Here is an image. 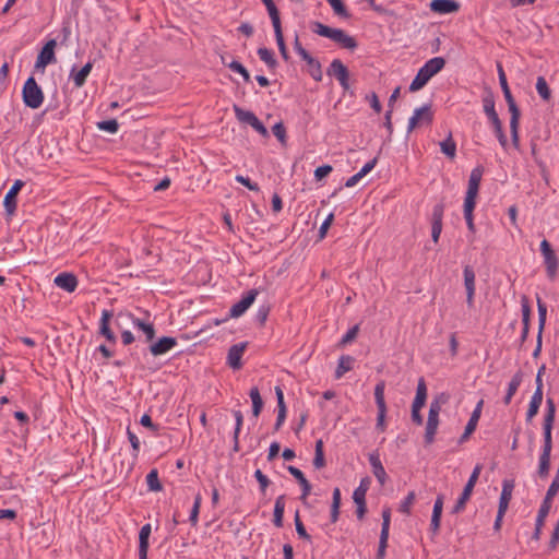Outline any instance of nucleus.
I'll list each match as a JSON object with an SVG mask.
<instances>
[{
    "label": "nucleus",
    "instance_id": "53",
    "mask_svg": "<svg viewBox=\"0 0 559 559\" xmlns=\"http://www.w3.org/2000/svg\"><path fill=\"white\" fill-rule=\"evenodd\" d=\"M201 502H202V497L200 493H198L194 498L193 507L191 509L190 518H189V521L192 526H195L198 524Z\"/></svg>",
    "mask_w": 559,
    "mask_h": 559
},
{
    "label": "nucleus",
    "instance_id": "18",
    "mask_svg": "<svg viewBox=\"0 0 559 559\" xmlns=\"http://www.w3.org/2000/svg\"><path fill=\"white\" fill-rule=\"evenodd\" d=\"M460 3L455 0H432L429 8L438 14L455 13L460 10Z\"/></svg>",
    "mask_w": 559,
    "mask_h": 559
},
{
    "label": "nucleus",
    "instance_id": "30",
    "mask_svg": "<svg viewBox=\"0 0 559 559\" xmlns=\"http://www.w3.org/2000/svg\"><path fill=\"white\" fill-rule=\"evenodd\" d=\"M341 501H342L341 490L338 487H335L333 489V493H332V504H331V513H330V521L333 524L338 521Z\"/></svg>",
    "mask_w": 559,
    "mask_h": 559
},
{
    "label": "nucleus",
    "instance_id": "26",
    "mask_svg": "<svg viewBox=\"0 0 559 559\" xmlns=\"http://www.w3.org/2000/svg\"><path fill=\"white\" fill-rule=\"evenodd\" d=\"M92 69L93 63L91 61L84 64L78 72H75V67L72 68L71 76L73 79L75 87H82L85 84L86 79L91 73Z\"/></svg>",
    "mask_w": 559,
    "mask_h": 559
},
{
    "label": "nucleus",
    "instance_id": "27",
    "mask_svg": "<svg viewBox=\"0 0 559 559\" xmlns=\"http://www.w3.org/2000/svg\"><path fill=\"white\" fill-rule=\"evenodd\" d=\"M273 28H274L275 39H276V43L278 46L280 53L285 61H288L289 53H288V50H287V47L285 44V39H284L283 31H282V23L278 22L277 24L276 23L273 24Z\"/></svg>",
    "mask_w": 559,
    "mask_h": 559
},
{
    "label": "nucleus",
    "instance_id": "17",
    "mask_svg": "<svg viewBox=\"0 0 559 559\" xmlns=\"http://www.w3.org/2000/svg\"><path fill=\"white\" fill-rule=\"evenodd\" d=\"M464 286L466 289V304L472 307L475 295V272L471 265H465L463 270Z\"/></svg>",
    "mask_w": 559,
    "mask_h": 559
},
{
    "label": "nucleus",
    "instance_id": "49",
    "mask_svg": "<svg viewBox=\"0 0 559 559\" xmlns=\"http://www.w3.org/2000/svg\"><path fill=\"white\" fill-rule=\"evenodd\" d=\"M329 4L332 7L333 12L344 19H348L350 16L349 12L346 9V5L342 0H326Z\"/></svg>",
    "mask_w": 559,
    "mask_h": 559
},
{
    "label": "nucleus",
    "instance_id": "22",
    "mask_svg": "<svg viewBox=\"0 0 559 559\" xmlns=\"http://www.w3.org/2000/svg\"><path fill=\"white\" fill-rule=\"evenodd\" d=\"M112 318V312L109 310H103L100 323H99V334L106 337V340L110 343H116L117 337L115 333L111 331L109 326L110 319Z\"/></svg>",
    "mask_w": 559,
    "mask_h": 559
},
{
    "label": "nucleus",
    "instance_id": "10",
    "mask_svg": "<svg viewBox=\"0 0 559 559\" xmlns=\"http://www.w3.org/2000/svg\"><path fill=\"white\" fill-rule=\"evenodd\" d=\"M259 292L257 289H250L242 295L241 299L230 308L229 317L239 318L242 316L254 302Z\"/></svg>",
    "mask_w": 559,
    "mask_h": 559
},
{
    "label": "nucleus",
    "instance_id": "9",
    "mask_svg": "<svg viewBox=\"0 0 559 559\" xmlns=\"http://www.w3.org/2000/svg\"><path fill=\"white\" fill-rule=\"evenodd\" d=\"M57 46L56 39H49L40 49L36 62L35 69L44 70L48 64L56 62L55 48Z\"/></svg>",
    "mask_w": 559,
    "mask_h": 559
},
{
    "label": "nucleus",
    "instance_id": "29",
    "mask_svg": "<svg viewBox=\"0 0 559 559\" xmlns=\"http://www.w3.org/2000/svg\"><path fill=\"white\" fill-rule=\"evenodd\" d=\"M550 451H542L539 455V463H538V469L537 475L539 478L545 479L549 475L550 469Z\"/></svg>",
    "mask_w": 559,
    "mask_h": 559
},
{
    "label": "nucleus",
    "instance_id": "43",
    "mask_svg": "<svg viewBox=\"0 0 559 559\" xmlns=\"http://www.w3.org/2000/svg\"><path fill=\"white\" fill-rule=\"evenodd\" d=\"M521 308H522V323L523 329H528L531 326V305L527 296L523 295L521 297Z\"/></svg>",
    "mask_w": 559,
    "mask_h": 559
},
{
    "label": "nucleus",
    "instance_id": "20",
    "mask_svg": "<svg viewBox=\"0 0 559 559\" xmlns=\"http://www.w3.org/2000/svg\"><path fill=\"white\" fill-rule=\"evenodd\" d=\"M514 489V480L513 479H504L502 483V490L499 499L498 511L507 512L510 500L512 498V492Z\"/></svg>",
    "mask_w": 559,
    "mask_h": 559
},
{
    "label": "nucleus",
    "instance_id": "55",
    "mask_svg": "<svg viewBox=\"0 0 559 559\" xmlns=\"http://www.w3.org/2000/svg\"><path fill=\"white\" fill-rule=\"evenodd\" d=\"M522 380H523V372L521 370H519L518 372H515L513 374L511 381L509 382L507 393H509V395H514L516 393L519 386L521 385Z\"/></svg>",
    "mask_w": 559,
    "mask_h": 559
},
{
    "label": "nucleus",
    "instance_id": "40",
    "mask_svg": "<svg viewBox=\"0 0 559 559\" xmlns=\"http://www.w3.org/2000/svg\"><path fill=\"white\" fill-rule=\"evenodd\" d=\"M520 117L521 112L519 114H511L510 118V132H511V140L514 147H519L520 138H519V123H520Z\"/></svg>",
    "mask_w": 559,
    "mask_h": 559
},
{
    "label": "nucleus",
    "instance_id": "2",
    "mask_svg": "<svg viewBox=\"0 0 559 559\" xmlns=\"http://www.w3.org/2000/svg\"><path fill=\"white\" fill-rule=\"evenodd\" d=\"M22 98L26 107L37 109L43 105L44 92L34 76H29L22 88Z\"/></svg>",
    "mask_w": 559,
    "mask_h": 559
},
{
    "label": "nucleus",
    "instance_id": "63",
    "mask_svg": "<svg viewBox=\"0 0 559 559\" xmlns=\"http://www.w3.org/2000/svg\"><path fill=\"white\" fill-rule=\"evenodd\" d=\"M128 439L131 443L132 450H133V457L136 459L140 451V441L136 435L131 431L129 428L127 429Z\"/></svg>",
    "mask_w": 559,
    "mask_h": 559
},
{
    "label": "nucleus",
    "instance_id": "42",
    "mask_svg": "<svg viewBox=\"0 0 559 559\" xmlns=\"http://www.w3.org/2000/svg\"><path fill=\"white\" fill-rule=\"evenodd\" d=\"M449 400V395L445 393H441L439 396H437L429 406V413L428 416L438 417L441 412V405L445 404Z\"/></svg>",
    "mask_w": 559,
    "mask_h": 559
},
{
    "label": "nucleus",
    "instance_id": "24",
    "mask_svg": "<svg viewBox=\"0 0 559 559\" xmlns=\"http://www.w3.org/2000/svg\"><path fill=\"white\" fill-rule=\"evenodd\" d=\"M301 59L310 67L309 74L316 82L322 81V67L319 60L313 58L309 52L304 55Z\"/></svg>",
    "mask_w": 559,
    "mask_h": 559
},
{
    "label": "nucleus",
    "instance_id": "14",
    "mask_svg": "<svg viewBox=\"0 0 559 559\" xmlns=\"http://www.w3.org/2000/svg\"><path fill=\"white\" fill-rule=\"evenodd\" d=\"M483 107H484V112L486 114L488 120L491 122V124L493 127V131L502 128V122L495 109V98H493L492 93H488L483 98Z\"/></svg>",
    "mask_w": 559,
    "mask_h": 559
},
{
    "label": "nucleus",
    "instance_id": "48",
    "mask_svg": "<svg viewBox=\"0 0 559 559\" xmlns=\"http://www.w3.org/2000/svg\"><path fill=\"white\" fill-rule=\"evenodd\" d=\"M146 483L151 491H160L163 489L158 478L157 469L150 471V473L146 475Z\"/></svg>",
    "mask_w": 559,
    "mask_h": 559
},
{
    "label": "nucleus",
    "instance_id": "46",
    "mask_svg": "<svg viewBox=\"0 0 559 559\" xmlns=\"http://www.w3.org/2000/svg\"><path fill=\"white\" fill-rule=\"evenodd\" d=\"M476 203L464 202V218L467 225V228L471 233H475V224H474V215L473 212L475 210Z\"/></svg>",
    "mask_w": 559,
    "mask_h": 559
},
{
    "label": "nucleus",
    "instance_id": "44",
    "mask_svg": "<svg viewBox=\"0 0 559 559\" xmlns=\"http://www.w3.org/2000/svg\"><path fill=\"white\" fill-rule=\"evenodd\" d=\"M370 478L365 477L360 480L359 486L353 492L354 501H366V493L369 489Z\"/></svg>",
    "mask_w": 559,
    "mask_h": 559
},
{
    "label": "nucleus",
    "instance_id": "64",
    "mask_svg": "<svg viewBox=\"0 0 559 559\" xmlns=\"http://www.w3.org/2000/svg\"><path fill=\"white\" fill-rule=\"evenodd\" d=\"M333 170L331 165H322L316 168L314 170V178L317 181L322 180L325 178L331 171Z\"/></svg>",
    "mask_w": 559,
    "mask_h": 559
},
{
    "label": "nucleus",
    "instance_id": "3",
    "mask_svg": "<svg viewBox=\"0 0 559 559\" xmlns=\"http://www.w3.org/2000/svg\"><path fill=\"white\" fill-rule=\"evenodd\" d=\"M481 468L483 466L480 464H477L467 483L465 484L464 488H463V491L461 493V496L459 497L456 503L453 506L452 508V513L453 514H459L461 513L462 511H464L465 507H466V503L467 501L469 500L472 493H473V490H474V487L478 480V477L480 475V472H481Z\"/></svg>",
    "mask_w": 559,
    "mask_h": 559
},
{
    "label": "nucleus",
    "instance_id": "37",
    "mask_svg": "<svg viewBox=\"0 0 559 559\" xmlns=\"http://www.w3.org/2000/svg\"><path fill=\"white\" fill-rule=\"evenodd\" d=\"M258 56L259 58L271 69L274 70L277 67V60L274 57V52L266 48V47H260L258 49Z\"/></svg>",
    "mask_w": 559,
    "mask_h": 559
},
{
    "label": "nucleus",
    "instance_id": "45",
    "mask_svg": "<svg viewBox=\"0 0 559 559\" xmlns=\"http://www.w3.org/2000/svg\"><path fill=\"white\" fill-rule=\"evenodd\" d=\"M483 405H484V400H480L477 403L476 407L474 408V411L469 417V420L467 421V425L465 426L466 429H468L473 432L476 430L477 424H478L480 415H481Z\"/></svg>",
    "mask_w": 559,
    "mask_h": 559
},
{
    "label": "nucleus",
    "instance_id": "23",
    "mask_svg": "<svg viewBox=\"0 0 559 559\" xmlns=\"http://www.w3.org/2000/svg\"><path fill=\"white\" fill-rule=\"evenodd\" d=\"M152 528L151 524H145L141 527L139 533V559H147V551L150 547L148 538Z\"/></svg>",
    "mask_w": 559,
    "mask_h": 559
},
{
    "label": "nucleus",
    "instance_id": "11",
    "mask_svg": "<svg viewBox=\"0 0 559 559\" xmlns=\"http://www.w3.org/2000/svg\"><path fill=\"white\" fill-rule=\"evenodd\" d=\"M445 205L443 202L437 203L431 213V238L435 243L439 241L442 233V219L444 214Z\"/></svg>",
    "mask_w": 559,
    "mask_h": 559
},
{
    "label": "nucleus",
    "instance_id": "62",
    "mask_svg": "<svg viewBox=\"0 0 559 559\" xmlns=\"http://www.w3.org/2000/svg\"><path fill=\"white\" fill-rule=\"evenodd\" d=\"M390 522H391V510L389 508H385L382 511V527L381 533L389 536L390 532Z\"/></svg>",
    "mask_w": 559,
    "mask_h": 559
},
{
    "label": "nucleus",
    "instance_id": "51",
    "mask_svg": "<svg viewBox=\"0 0 559 559\" xmlns=\"http://www.w3.org/2000/svg\"><path fill=\"white\" fill-rule=\"evenodd\" d=\"M429 82V79L420 71L418 70L416 76L412 81L409 85L411 92H416L423 88L427 83Z\"/></svg>",
    "mask_w": 559,
    "mask_h": 559
},
{
    "label": "nucleus",
    "instance_id": "1",
    "mask_svg": "<svg viewBox=\"0 0 559 559\" xmlns=\"http://www.w3.org/2000/svg\"><path fill=\"white\" fill-rule=\"evenodd\" d=\"M311 29L319 36L330 38L340 44L343 48L354 50L358 46L356 39L341 28H332L321 22H312Z\"/></svg>",
    "mask_w": 559,
    "mask_h": 559
},
{
    "label": "nucleus",
    "instance_id": "35",
    "mask_svg": "<svg viewBox=\"0 0 559 559\" xmlns=\"http://www.w3.org/2000/svg\"><path fill=\"white\" fill-rule=\"evenodd\" d=\"M233 109H234L236 118L240 122L248 123L249 126H252L255 122V120L258 119V117L254 115V112H252L250 110H245L241 107H239L238 105H234Z\"/></svg>",
    "mask_w": 559,
    "mask_h": 559
},
{
    "label": "nucleus",
    "instance_id": "39",
    "mask_svg": "<svg viewBox=\"0 0 559 559\" xmlns=\"http://www.w3.org/2000/svg\"><path fill=\"white\" fill-rule=\"evenodd\" d=\"M385 382L380 380L374 386V400L378 411H386V404L384 399Z\"/></svg>",
    "mask_w": 559,
    "mask_h": 559
},
{
    "label": "nucleus",
    "instance_id": "21",
    "mask_svg": "<svg viewBox=\"0 0 559 559\" xmlns=\"http://www.w3.org/2000/svg\"><path fill=\"white\" fill-rule=\"evenodd\" d=\"M445 66L443 57H435L429 59L419 70L430 80L439 73Z\"/></svg>",
    "mask_w": 559,
    "mask_h": 559
},
{
    "label": "nucleus",
    "instance_id": "19",
    "mask_svg": "<svg viewBox=\"0 0 559 559\" xmlns=\"http://www.w3.org/2000/svg\"><path fill=\"white\" fill-rule=\"evenodd\" d=\"M53 283L68 293H73L78 287V278L73 273L63 272L58 274Z\"/></svg>",
    "mask_w": 559,
    "mask_h": 559
},
{
    "label": "nucleus",
    "instance_id": "59",
    "mask_svg": "<svg viewBox=\"0 0 559 559\" xmlns=\"http://www.w3.org/2000/svg\"><path fill=\"white\" fill-rule=\"evenodd\" d=\"M254 477H255L257 481L259 483L260 491H261L262 493H265L266 488H267V487H269V485L271 484L270 479L267 478V476H266V475H264V474L262 473V471H261V469H257V471L254 472Z\"/></svg>",
    "mask_w": 559,
    "mask_h": 559
},
{
    "label": "nucleus",
    "instance_id": "7",
    "mask_svg": "<svg viewBox=\"0 0 559 559\" xmlns=\"http://www.w3.org/2000/svg\"><path fill=\"white\" fill-rule=\"evenodd\" d=\"M540 252L544 257L547 275L550 280H554L557 275L559 261L551 245L546 239L540 242Z\"/></svg>",
    "mask_w": 559,
    "mask_h": 559
},
{
    "label": "nucleus",
    "instance_id": "6",
    "mask_svg": "<svg viewBox=\"0 0 559 559\" xmlns=\"http://www.w3.org/2000/svg\"><path fill=\"white\" fill-rule=\"evenodd\" d=\"M433 121V111L431 106L426 104L419 108H416L414 115L408 120L407 132L411 133L417 127L423 124H431Z\"/></svg>",
    "mask_w": 559,
    "mask_h": 559
},
{
    "label": "nucleus",
    "instance_id": "52",
    "mask_svg": "<svg viewBox=\"0 0 559 559\" xmlns=\"http://www.w3.org/2000/svg\"><path fill=\"white\" fill-rule=\"evenodd\" d=\"M261 1L266 7V10L269 12L270 19L272 21V25L275 24V23L277 24L278 22H281L280 11L276 8L274 1L273 0H261Z\"/></svg>",
    "mask_w": 559,
    "mask_h": 559
},
{
    "label": "nucleus",
    "instance_id": "38",
    "mask_svg": "<svg viewBox=\"0 0 559 559\" xmlns=\"http://www.w3.org/2000/svg\"><path fill=\"white\" fill-rule=\"evenodd\" d=\"M440 150L441 152L448 156L449 158L453 159L456 156V143L452 138V133L450 132L448 138L440 142Z\"/></svg>",
    "mask_w": 559,
    "mask_h": 559
},
{
    "label": "nucleus",
    "instance_id": "4",
    "mask_svg": "<svg viewBox=\"0 0 559 559\" xmlns=\"http://www.w3.org/2000/svg\"><path fill=\"white\" fill-rule=\"evenodd\" d=\"M547 409L544 416L543 430H544V445L542 451L552 450L551 430L556 416V404L552 399L548 397L546 401Z\"/></svg>",
    "mask_w": 559,
    "mask_h": 559
},
{
    "label": "nucleus",
    "instance_id": "12",
    "mask_svg": "<svg viewBox=\"0 0 559 559\" xmlns=\"http://www.w3.org/2000/svg\"><path fill=\"white\" fill-rule=\"evenodd\" d=\"M497 69H498L499 83H500L501 90L503 92L506 102L508 104L510 114L521 112L515 100H514V97L512 96V93L508 85L507 76H506V73H504V70H503L501 63L497 64Z\"/></svg>",
    "mask_w": 559,
    "mask_h": 559
},
{
    "label": "nucleus",
    "instance_id": "56",
    "mask_svg": "<svg viewBox=\"0 0 559 559\" xmlns=\"http://www.w3.org/2000/svg\"><path fill=\"white\" fill-rule=\"evenodd\" d=\"M97 128L102 131L116 133L119 129V123L116 119L103 120L97 122Z\"/></svg>",
    "mask_w": 559,
    "mask_h": 559
},
{
    "label": "nucleus",
    "instance_id": "25",
    "mask_svg": "<svg viewBox=\"0 0 559 559\" xmlns=\"http://www.w3.org/2000/svg\"><path fill=\"white\" fill-rule=\"evenodd\" d=\"M285 503H286L285 495L278 496L274 503L273 524L278 528L283 527Z\"/></svg>",
    "mask_w": 559,
    "mask_h": 559
},
{
    "label": "nucleus",
    "instance_id": "61",
    "mask_svg": "<svg viewBox=\"0 0 559 559\" xmlns=\"http://www.w3.org/2000/svg\"><path fill=\"white\" fill-rule=\"evenodd\" d=\"M388 540H389L388 535L380 534L379 546H378V550H377V555H376L377 559H384L385 551L388 548Z\"/></svg>",
    "mask_w": 559,
    "mask_h": 559
},
{
    "label": "nucleus",
    "instance_id": "8",
    "mask_svg": "<svg viewBox=\"0 0 559 559\" xmlns=\"http://www.w3.org/2000/svg\"><path fill=\"white\" fill-rule=\"evenodd\" d=\"M483 174H484L483 166H477L472 169L469 179H468V186H467V191H466L464 202L476 203V198L478 195L479 185H480V181L483 178Z\"/></svg>",
    "mask_w": 559,
    "mask_h": 559
},
{
    "label": "nucleus",
    "instance_id": "47",
    "mask_svg": "<svg viewBox=\"0 0 559 559\" xmlns=\"http://www.w3.org/2000/svg\"><path fill=\"white\" fill-rule=\"evenodd\" d=\"M536 90H537L538 95L544 100H549L550 99L551 91H550V88L548 86V83H547V81H546V79L544 76H538L537 78Z\"/></svg>",
    "mask_w": 559,
    "mask_h": 559
},
{
    "label": "nucleus",
    "instance_id": "34",
    "mask_svg": "<svg viewBox=\"0 0 559 559\" xmlns=\"http://www.w3.org/2000/svg\"><path fill=\"white\" fill-rule=\"evenodd\" d=\"M249 396L252 401V415L254 417H259V415L261 414V412L263 409V400L261 397L258 386L251 388V390L249 392Z\"/></svg>",
    "mask_w": 559,
    "mask_h": 559
},
{
    "label": "nucleus",
    "instance_id": "13",
    "mask_svg": "<svg viewBox=\"0 0 559 559\" xmlns=\"http://www.w3.org/2000/svg\"><path fill=\"white\" fill-rule=\"evenodd\" d=\"M24 181L17 179L14 181L10 190L7 192L4 200H3V206L5 209V212L9 216L13 215L16 211V199L20 190L24 187Z\"/></svg>",
    "mask_w": 559,
    "mask_h": 559
},
{
    "label": "nucleus",
    "instance_id": "60",
    "mask_svg": "<svg viewBox=\"0 0 559 559\" xmlns=\"http://www.w3.org/2000/svg\"><path fill=\"white\" fill-rule=\"evenodd\" d=\"M272 132L282 144L286 143V129L283 122L275 123L272 128Z\"/></svg>",
    "mask_w": 559,
    "mask_h": 559
},
{
    "label": "nucleus",
    "instance_id": "32",
    "mask_svg": "<svg viewBox=\"0 0 559 559\" xmlns=\"http://www.w3.org/2000/svg\"><path fill=\"white\" fill-rule=\"evenodd\" d=\"M355 362V358L349 355H343L338 359V364L335 370V378L340 379L344 376L345 372L353 369V365Z\"/></svg>",
    "mask_w": 559,
    "mask_h": 559
},
{
    "label": "nucleus",
    "instance_id": "33",
    "mask_svg": "<svg viewBox=\"0 0 559 559\" xmlns=\"http://www.w3.org/2000/svg\"><path fill=\"white\" fill-rule=\"evenodd\" d=\"M427 400V385L424 378H419L416 389V395L412 406L424 407Z\"/></svg>",
    "mask_w": 559,
    "mask_h": 559
},
{
    "label": "nucleus",
    "instance_id": "31",
    "mask_svg": "<svg viewBox=\"0 0 559 559\" xmlns=\"http://www.w3.org/2000/svg\"><path fill=\"white\" fill-rule=\"evenodd\" d=\"M222 63L224 66L228 67L231 71L240 74L245 82H247V83L251 82V75H250L249 71L239 61L233 60L231 62H226L225 57L222 56Z\"/></svg>",
    "mask_w": 559,
    "mask_h": 559
},
{
    "label": "nucleus",
    "instance_id": "54",
    "mask_svg": "<svg viewBox=\"0 0 559 559\" xmlns=\"http://www.w3.org/2000/svg\"><path fill=\"white\" fill-rule=\"evenodd\" d=\"M294 521H295V527H296V532H297L298 536L305 540L310 542L311 536L308 534L302 521L300 520L299 511H296Z\"/></svg>",
    "mask_w": 559,
    "mask_h": 559
},
{
    "label": "nucleus",
    "instance_id": "16",
    "mask_svg": "<svg viewBox=\"0 0 559 559\" xmlns=\"http://www.w3.org/2000/svg\"><path fill=\"white\" fill-rule=\"evenodd\" d=\"M247 348V342L238 343L228 349L227 364L234 370H238L242 367L241 357Z\"/></svg>",
    "mask_w": 559,
    "mask_h": 559
},
{
    "label": "nucleus",
    "instance_id": "50",
    "mask_svg": "<svg viewBox=\"0 0 559 559\" xmlns=\"http://www.w3.org/2000/svg\"><path fill=\"white\" fill-rule=\"evenodd\" d=\"M551 507H552L551 501H548L545 499L543 500V502L539 507L537 516H536V522H538L539 525L545 524V520H546L547 515L549 514Z\"/></svg>",
    "mask_w": 559,
    "mask_h": 559
},
{
    "label": "nucleus",
    "instance_id": "28",
    "mask_svg": "<svg viewBox=\"0 0 559 559\" xmlns=\"http://www.w3.org/2000/svg\"><path fill=\"white\" fill-rule=\"evenodd\" d=\"M438 426H439V418L438 417L428 416V419H427V423H426L425 436H424L425 443L427 445L433 443L435 437H436V433H437V430H438Z\"/></svg>",
    "mask_w": 559,
    "mask_h": 559
},
{
    "label": "nucleus",
    "instance_id": "57",
    "mask_svg": "<svg viewBox=\"0 0 559 559\" xmlns=\"http://www.w3.org/2000/svg\"><path fill=\"white\" fill-rule=\"evenodd\" d=\"M359 332V324L354 325L350 328L346 334L341 338L338 346L344 347L345 345L352 343L358 335Z\"/></svg>",
    "mask_w": 559,
    "mask_h": 559
},
{
    "label": "nucleus",
    "instance_id": "15",
    "mask_svg": "<svg viewBox=\"0 0 559 559\" xmlns=\"http://www.w3.org/2000/svg\"><path fill=\"white\" fill-rule=\"evenodd\" d=\"M177 345V340L173 336H163L155 343L151 344L150 353L157 357L171 350Z\"/></svg>",
    "mask_w": 559,
    "mask_h": 559
},
{
    "label": "nucleus",
    "instance_id": "5",
    "mask_svg": "<svg viewBox=\"0 0 559 559\" xmlns=\"http://www.w3.org/2000/svg\"><path fill=\"white\" fill-rule=\"evenodd\" d=\"M329 76L335 78L344 92L350 88L349 85V71L347 67L340 59H334L326 69Z\"/></svg>",
    "mask_w": 559,
    "mask_h": 559
},
{
    "label": "nucleus",
    "instance_id": "36",
    "mask_svg": "<svg viewBox=\"0 0 559 559\" xmlns=\"http://www.w3.org/2000/svg\"><path fill=\"white\" fill-rule=\"evenodd\" d=\"M132 318V322H133V325L135 328H138L139 330H141L145 336H146V342H152L155 337V328L152 323H146L142 320H140L139 318H134V317H131Z\"/></svg>",
    "mask_w": 559,
    "mask_h": 559
},
{
    "label": "nucleus",
    "instance_id": "58",
    "mask_svg": "<svg viewBox=\"0 0 559 559\" xmlns=\"http://www.w3.org/2000/svg\"><path fill=\"white\" fill-rule=\"evenodd\" d=\"M416 495L414 491H409L408 495L405 497L403 502L400 506V512L409 514L411 513V507L413 506L415 501Z\"/></svg>",
    "mask_w": 559,
    "mask_h": 559
},
{
    "label": "nucleus",
    "instance_id": "41",
    "mask_svg": "<svg viewBox=\"0 0 559 559\" xmlns=\"http://www.w3.org/2000/svg\"><path fill=\"white\" fill-rule=\"evenodd\" d=\"M325 464L326 462L324 457L323 441L319 439L316 442L313 466L316 469H321L325 466Z\"/></svg>",
    "mask_w": 559,
    "mask_h": 559
}]
</instances>
